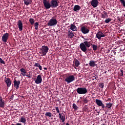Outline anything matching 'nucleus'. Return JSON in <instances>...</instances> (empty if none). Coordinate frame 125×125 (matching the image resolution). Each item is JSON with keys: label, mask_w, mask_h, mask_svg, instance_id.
I'll return each instance as SVG.
<instances>
[{"label": "nucleus", "mask_w": 125, "mask_h": 125, "mask_svg": "<svg viewBox=\"0 0 125 125\" xmlns=\"http://www.w3.org/2000/svg\"><path fill=\"white\" fill-rule=\"evenodd\" d=\"M101 107H102V109H103V111H105V108H106V106H105V105H104L103 104H102V105L101 106Z\"/></svg>", "instance_id": "38"}, {"label": "nucleus", "mask_w": 125, "mask_h": 125, "mask_svg": "<svg viewBox=\"0 0 125 125\" xmlns=\"http://www.w3.org/2000/svg\"><path fill=\"white\" fill-rule=\"evenodd\" d=\"M111 21H112V19H110V18H108V19H106V20L104 21V22H105V23H109V22H111Z\"/></svg>", "instance_id": "32"}, {"label": "nucleus", "mask_w": 125, "mask_h": 125, "mask_svg": "<svg viewBox=\"0 0 125 125\" xmlns=\"http://www.w3.org/2000/svg\"><path fill=\"white\" fill-rule=\"evenodd\" d=\"M67 35L68 38H69V39H73L74 36H75V35L74 34V32L71 30H69L68 31Z\"/></svg>", "instance_id": "17"}, {"label": "nucleus", "mask_w": 125, "mask_h": 125, "mask_svg": "<svg viewBox=\"0 0 125 125\" xmlns=\"http://www.w3.org/2000/svg\"><path fill=\"white\" fill-rule=\"evenodd\" d=\"M59 118L61 120V121H62V123H64V122H65V121L66 120L65 118V115L63 114V113H62V114L59 113Z\"/></svg>", "instance_id": "19"}, {"label": "nucleus", "mask_w": 125, "mask_h": 125, "mask_svg": "<svg viewBox=\"0 0 125 125\" xmlns=\"http://www.w3.org/2000/svg\"><path fill=\"white\" fill-rule=\"evenodd\" d=\"M81 31L83 34H84V35L86 34H88L89 33V29L87 28L85 26H82L81 28Z\"/></svg>", "instance_id": "12"}, {"label": "nucleus", "mask_w": 125, "mask_h": 125, "mask_svg": "<svg viewBox=\"0 0 125 125\" xmlns=\"http://www.w3.org/2000/svg\"><path fill=\"white\" fill-rule=\"evenodd\" d=\"M70 30H71V31H78V28H77V26H76V25L73 24H71L70 25Z\"/></svg>", "instance_id": "24"}, {"label": "nucleus", "mask_w": 125, "mask_h": 125, "mask_svg": "<svg viewBox=\"0 0 125 125\" xmlns=\"http://www.w3.org/2000/svg\"><path fill=\"white\" fill-rule=\"evenodd\" d=\"M42 75H38L35 80V83H36V84H40V83H42Z\"/></svg>", "instance_id": "11"}, {"label": "nucleus", "mask_w": 125, "mask_h": 125, "mask_svg": "<svg viewBox=\"0 0 125 125\" xmlns=\"http://www.w3.org/2000/svg\"><path fill=\"white\" fill-rule=\"evenodd\" d=\"M92 78H94V79H93V80H96V81H98V76H97V75H96L95 74H94Z\"/></svg>", "instance_id": "35"}, {"label": "nucleus", "mask_w": 125, "mask_h": 125, "mask_svg": "<svg viewBox=\"0 0 125 125\" xmlns=\"http://www.w3.org/2000/svg\"><path fill=\"white\" fill-rule=\"evenodd\" d=\"M21 73V76H23V77H25L26 76V74H27V70L24 69V68H21L20 70Z\"/></svg>", "instance_id": "18"}, {"label": "nucleus", "mask_w": 125, "mask_h": 125, "mask_svg": "<svg viewBox=\"0 0 125 125\" xmlns=\"http://www.w3.org/2000/svg\"><path fill=\"white\" fill-rule=\"evenodd\" d=\"M117 20H118V21H119V22H121V19L120 18V17H117Z\"/></svg>", "instance_id": "45"}, {"label": "nucleus", "mask_w": 125, "mask_h": 125, "mask_svg": "<svg viewBox=\"0 0 125 125\" xmlns=\"http://www.w3.org/2000/svg\"><path fill=\"white\" fill-rule=\"evenodd\" d=\"M55 109L57 113H60V110H59V108L58 107H56Z\"/></svg>", "instance_id": "40"}, {"label": "nucleus", "mask_w": 125, "mask_h": 125, "mask_svg": "<svg viewBox=\"0 0 125 125\" xmlns=\"http://www.w3.org/2000/svg\"><path fill=\"white\" fill-rule=\"evenodd\" d=\"M83 102L84 104H87L88 103V100L86 98H83Z\"/></svg>", "instance_id": "31"}, {"label": "nucleus", "mask_w": 125, "mask_h": 125, "mask_svg": "<svg viewBox=\"0 0 125 125\" xmlns=\"http://www.w3.org/2000/svg\"><path fill=\"white\" fill-rule=\"evenodd\" d=\"M92 48L94 51H95V50H97V45H96L95 44H93Z\"/></svg>", "instance_id": "33"}, {"label": "nucleus", "mask_w": 125, "mask_h": 125, "mask_svg": "<svg viewBox=\"0 0 125 125\" xmlns=\"http://www.w3.org/2000/svg\"><path fill=\"white\" fill-rule=\"evenodd\" d=\"M103 13L104 14H102V18L105 19V18H106V17H108V15L107 14V12L104 11L103 12Z\"/></svg>", "instance_id": "27"}, {"label": "nucleus", "mask_w": 125, "mask_h": 125, "mask_svg": "<svg viewBox=\"0 0 125 125\" xmlns=\"http://www.w3.org/2000/svg\"><path fill=\"white\" fill-rule=\"evenodd\" d=\"M25 5H29L32 3V0H23Z\"/></svg>", "instance_id": "26"}, {"label": "nucleus", "mask_w": 125, "mask_h": 125, "mask_svg": "<svg viewBox=\"0 0 125 125\" xmlns=\"http://www.w3.org/2000/svg\"><path fill=\"white\" fill-rule=\"evenodd\" d=\"M44 70H47V68L44 67Z\"/></svg>", "instance_id": "50"}, {"label": "nucleus", "mask_w": 125, "mask_h": 125, "mask_svg": "<svg viewBox=\"0 0 125 125\" xmlns=\"http://www.w3.org/2000/svg\"><path fill=\"white\" fill-rule=\"evenodd\" d=\"M35 27H39V22H35L34 23Z\"/></svg>", "instance_id": "44"}, {"label": "nucleus", "mask_w": 125, "mask_h": 125, "mask_svg": "<svg viewBox=\"0 0 125 125\" xmlns=\"http://www.w3.org/2000/svg\"><path fill=\"white\" fill-rule=\"evenodd\" d=\"M26 77H27L29 79H32V76L30 74H29L27 75H26Z\"/></svg>", "instance_id": "43"}, {"label": "nucleus", "mask_w": 125, "mask_h": 125, "mask_svg": "<svg viewBox=\"0 0 125 125\" xmlns=\"http://www.w3.org/2000/svg\"><path fill=\"white\" fill-rule=\"evenodd\" d=\"M106 72H107V71H105V72H104V73H105V74H106Z\"/></svg>", "instance_id": "53"}, {"label": "nucleus", "mask_w": 125, "mask_h": 125, "mask_svg": "<svg viewBox=\"0 0 125 125\" xmlns=\"http://www.w3.org/2000/svg\"><path fill=\"white\" fill-rule=\"evenodd\" d=\"M40 66V63H35L34 64V67H39Z\"/></svg>", "instance_id": "42"}, {"label": "nucleus", "mask_w": 125, "mask_h": 125, "mask_svg": "<svg viewBox=\"0 0 125 125\" xmlns=\"http://www.w3.org/2000/svg\"><path fill=\"white\" fill-rule=\"evenodd\" d=\"M51 5L52 8H54L57 7L59 5V0H51Z\"/></svg>", "instance_id": "7"}, {"label": "nucleus", "mask_w": 125, "mask_h": 125, "mask_svg": "<svg viewBox=\"0 0 125 125\" xmlns=\"http://www.w3.org/2000/svg\"><path fill=\"white\" fill-rule=\"evenodd\" d=\"M96 63V61L91 60L89 61V65L90 66V67H96V66H97V64Z\"/></svg>", "instance_id": "15"}, {"label": "nucleus", "mask_w": 125, "mask_h": 125, "mask_svg": "<svg viewBox=\"0 0 125 125\" xmlns=\"http://www.w3.org/2000/svg\"><path fill=\"white\" fill-rule=\"evenodd\" d=\"M74 68H75V69H76V67H74Z\"/></svg>", "instance_id": "55"}, {"label": "nucleus", "mask_w": 125, "mask_h": 125, "mask_svg": "<svg viewBox=\"0 0 125 125\" xmlns=\"http://www.w3.org/2000/svg\"><path fill=\"white\" fill-rule=\"evenodd\" d=\"M28 74H25V76H28Z\"/></svg>", "instance_id": "51"}, {"label": "nucleus", "mask_w": 125, "mask_h": 125, "mask_svg": "<svg viewBox=\"0 0 125 125\" xmlns=\"http://www.w3.org/2000/svg\"><path fill=\"white\" fill-rule=\"evenodd\" d=\"M99 3V2L98 1V0H92L91 1V4L93 7H97L98 6V4Z\"/></svg>", "instance_id": "13"}, {"label": "nucleus", "mask_w": 125, "mask_h": 125, "mask_svg": "<svg viewBox=\"0 0 125 125\" xmlns=\"http://www.w3.org/2000/svg\"><path fill=\"white\" fill-rule=\"evenodd\" d=\"M48 50H49V48L47 46H42V48H40L39 52L41 56H45L46 54L48 52Z\"/></svg>", "instance_id": "2"}, {"label": "nucleus", "mask_w": 125, "mask_h": 125, "mask_svg": "<svg viewBox=\"0 0 125 125\" xmlns=\"http://www.w3.org/2000/svg\"><path fill=\"white\" fill-rule=\"evenodd\" d=\"M5 83H6L8 87H10V85H11V80H10V78H9L5 79Z\"/></svg>", "instance_id": "16"}, {"label": "nucleus", "mask_w": 125, "mask_h": 125, "mask_svg": "<svg viewBox=\"0 0 125 125\" xmlns=\"http://www.w3.org/2000/svg\"><path fill=\"white\" fill-rule=\"evenodd\" d=\"M120 2L123 4L124 7H125V0H119Z\"/></svg>", "instance_id": "36"}, {"label": "nucleus", "mask_w": 125, "mask_h": 125, "mask_svg": "<svg viewBox=\"0 0 125 125\" xmlns=\"http://www.w3.org/2000/svg\"><path fill=\"white\" fill-rule=\"evenodd\" d=\"M0 108H4V101H2V98L0 96Z\"/></svg>", "instance_id": "25"}, {"label": "nucleus", "mask_w": 125, "mask_h": 125, "mask_svg": "<svg viewBox=\"0 0 125 125\" xmlns=\"http://www.w3.org/2000/svg\"><path fill=\"white\" fill-rule=\"evenodd\" d=\"M99 86H100V87H101V88H104V83H100Z\"/></svg>", "instance_id": "39"}, {"label": "nucleus", "mask_w": 125, "mask_h": 125, "mask_svg": "<svg viewBox=\"0 0 125 125\" xmlns=\"http://www.w3.org/2000/svg\"><path fill=\"white\" fill-rule=\"evenodd\" d=\"M38 27H39V26H36V27H35V29H36V30H38Z\"/></svg>", "instance_id": "49"}, {"label": "nucleus", "mask_w": 125, "mask_h": 125, "mask_svg": "<svg viewBox=\"0 0 125 125\" xmlns=\"http://www.w3.org/2000/svg\"><path fill=\"white\" fill-rule=\"evenodd\" d=\"M17 78L15 77L14 78V81L13 82L14 83V87H15V88H16V89H18V88H19V86L20 85V81H18L16 80V79Z\"/></svg>", "instance_id": "10"}, {"label": "nucleus", "mask_w": 125, "mask_h": 125, "mask_svg": "<svg viewBox=\"0 0 125 125\" xmlns=\"http://www.w3.org/2000/svg\"><path fill=\"white\" fill-rule=\"evenodd\" d=\"M84 41L83 42H82L80 44V48L81 49L82 51L83 52H86V50H87V48L90 47L91 45H92V43H91V41H88L87 39H84Z\"/></svg>", "instance_id": "1"}, {"label": "nucleus", "mask_w": 125, "mask_h": 125, "mask_svg": "<svg viewBox=\"0 0 125 125\" xmlns=\"http://www.w3.org/2000/svg\"><path fill=\"white\" fill-rule=\"evenodd\" d=\"M26 122H27L26 118L24 117L23 116H21L19 120L20 123H22V124H24V125H26Z\"/></svg>", "instance_id": "21"}, {"label": "nucleus", "mask_w": 125, "mask_h": 125, "mask_svg": "<svg viewBox=\"0 0 125 125\" xmlns=\"http://www.w3.org/2000/svg\"><path fill=\"white\" fill-rule=\"evenodd\" d=\"M11 125H14V124H11Z\"/></svg>", "instance_id": "54"}, {"label": "nucleus", "mask_w": 125, "mask_h": 125, "mask_svg": "<svg viewBox=\"0 0 125 125\" xmlns=\"http://www.w3.org/2000/svg\"><path fill=\"white\" fill-rule=\"evenodd\" d=\"M120 72L121 73V76L123 77V76H124V70L123 69H120Z\"/></svg>", "instance_id": "41"}, {"label": "nucleus", "mask_w": 125, "mask_h": 125, "mask_svg": "<svg viewBox=\"0 0 125 125\" xmlns=\"http://www.w3.org/2000/svg\"><path fill=\"white\" fill-rule=\"evenodd\" d=\"M9 38V34L6 33L4 34L2 37V41L3 42H7V41Z\"/></svg>", "instance_id": "8"}, {"label": "nucleus", "mask_w": 125, "mask_h": 125, "mask_svg": "<svg viewBox=\"0 0 125 125\" xmlns=\"http://www.w3.org/2000/svg\"><path fill=\"white\" fill-rule=\"evenodd\" d=\"M112 106H113V104L111 103H107L105 104V108L106 109H108V110H111Z\"/></svg>", "instance_id": "22"}, {"label": "nucleus", "mask_w": 125, "mask_h": 125, "mask_svg": "<svg viewBox=\"0 0 125 125\" xmlns=\"http://www.w3.org/2000/svg\"><path fill=\"white\" fill-rule=\"evenodd\" d=\"M106 35L103 34L102 31H99L96 35V38H97L98 40H101V38H104Z\"/></svg>", "instance_id": "9"}, {"label": "nucleus", "mask_w": 125, "mask_h": 125, "mask_svg": "<svg viewBox=\"0 0 125 125\" xmlns=\"http://www.w3.org/2000/svg\"><path fill=\"white\" fill-rule=\"evenodd\" d=\"M16 125H22L21 123H17Z\"/></svg>", "instance_id": "48"}, {"label": "nucleus", "mask_w": 125, "mask_h": 125, "mask_svg": "<svg viewBox=\"0 0 125 125\" xmlns=\"http://www.w3.org/2000/svg\"><path fill=\"white\" fill-rule=\"evenodd\" d=\"M81 6H80V5H75L74 6V8L73 9V10L74 11H76V12H78V11H80V10H81Z\"/></svg>", "instance_id": "20"}, {"label": "nucleus", "mask_w": 125, "mask_h": 125, "mask_svg": "<svg viewBox=\"0 0 125 125\" xmlns=\"http://www.w3.org/2000/svg\"><path fill=\"white\" fill-rule=\"evenodd\" d=\"M95 102L97 105L99 106V107H101V106L103 104V103H102V101L99 99H96Z\"/></svg>", "instance_id": "23"}, {"label": "nucleus", "mask_w": 125, "mask_h": 125, "mask_svg": "<svg viewBox=\"0 0 125 125\" xmlns=\"http://www.w3.org/2000/svg\"><path fill=\"white\" fill-rule=\"evenodd\" d=\"M38 67H39L40 71H42V67L41 65H40Z\"/></svg>", "instance_id": "46"}, {"label": "nucleus", "mask_w": 125, "mask_h": 125, "mask_svg": "<svg viewBox=\"0 0 125 125\" xmlns=\"http://www.w3.org/2000/svg\"><path fill=\"white\" fill-rule=\"evenodd\" d=\"M75 80V78L74 75H70L68 77H66L64 81L65 82H66V83H67V84H69V83H71L74 82Z\"/></svg>", "instance_id": "5"}, {"label": "nucleus", "mask_w": 125, "mask_h": 125, "mask_svg": "<svg viewBox=\"0 0 125 125\" xmlns=\"http://www.w3.org/2000/svg\"><path fill=\"white\" fill-rule=\"evenodd\" d=\"M80 61H79V60H75V65L76 67H79V66H80Z\"/></svg>", "instance_id": "30"}, {"label": "nucleus", "mask_w": 125, "mask_h": 125, "mask_svg": "<svg viewBox=\"0 0 125 125\" xmlns=\"http://www.w3.org/2000/svg\"><path fill=\"white\" fill-rule=\"evenodd\" d=\"M72 108L73 109H74V111H78V110H79V107L77 106V104H73Z\"/></svg>", "instance_id": "28"}, {"label": "nucleus", "mask_w": 125, "mask_h": 125, "mask_svg": "<svg viewBox=\"0 0 125 125\" xmlns=\"http://www.w3.org/2000/svg\"><path fill=\"white\" fill-rule=\"evenodd\" d=\"M45 116L48 117V118H51L52 117V113L50 112H46Z\"/></svg>", "instance_id": "29"}, {"label": "nucleus", "mask_w": 125, "mask_h": 125, "mask_svg": "<svg viewBox=\"0 0 125 125\" xmlns=\"http://www.w3.org/2000/svg\"><path fill=\"white\" fill-rule=\"evenodd\" d=\"M114 55H116V52H114Z\"/></svg>", "instance_id": "52"}, {"label": "nucleus", "mask_w": 125, "mask_h": 125, "mask_svg": "<svg viewBox=\"0 0 125 125\" xmlns=\"http://www.w3.org/2000/svg\"><path fill=\"white\" fill-rule=\"evenodd\" d=\"M17 25L18 26L19 31H22V30H23V23H22V21H21V20H19L18 21Z\"/></svg>", "instance_id": "14"}, {"label": "nucleus", "mask_w": 125, "mask_h": 125, "mask_svg": "<svg viewBox=\"0 0 125 125\" xmlns=\"http://www.w3.org/2000/svg\"><path fill=\"white\" fill-rule=\"evenodd\" d=\"M0 62L1 64H4V65H5V62H4V61L2 60V59L0 58Z\"/></svg>", "instance_id": "37"}, {"label": "nucleus", "mask_w": 125, "mask_h": 125, "mask_svg": "<svg viewBox=\"0 0 125 125\" xmlns=\"http://www.w3.org/2000/svg\"><path fill=\"white\" fill-rule=\"evenodd\" d=\"M57 25V20L54 18H52L47 23L48 26H56Z\"/></svg>", "instance_id": "4"}, {"label": "nucleus", "mask_w": 125, "mask_h": 125, "mask_svg": "<svg viewBox=\"0 0 125 125\" xmlns=\"http://www.w3.org/2000/svg\"><path fill=\"white\" fill-rule=\"evenodd\" d=\"M104 112H105V114H107V112H109V110H104Z\"/></svg>", "instance_id": "47"}, {"label": "nucleus", "mask_w": 125, "mask_h": 125, "mask_svg": "<svg viewBox=\"0 0 125 125\" xmlns=\"http://www.w3.org/2000/svg\"><path fill=\"white\" fill-rule=\"evenodd\" d=\"M76 91L78 94H86L87 89L86 87H78Z\"/></svg>", "instance_id": "3"}, {"label": "nucleus", "mask_w": 125, "mask_h": 125, "mask_svg": "<svg viewBox=\"0 0 125 125\" xmlns=\"http://www.w3.org/2000/svg\"><path fill=\"white\" fill-rule=\"evenodd\" d=\"M43 4L45 9H49V8H52L51 2H49V1L47 0H43Z\"/></svg>", "instance_id": "6"}, {"label": "nucleus", "mask_w": 125, "mask_h": 125, "mask_svg": "<svg viewBox=\"0 0 125 125\" xmlns=\"http://www.w3.org/2000/svg\"><path fill=\"white\" fill-rule=\"evenodd\" d=\"M29 22L30 23V24H31V25H33L34 24V19H29Z\"/></svg>", "instance_id": "34"}]
</instances>
